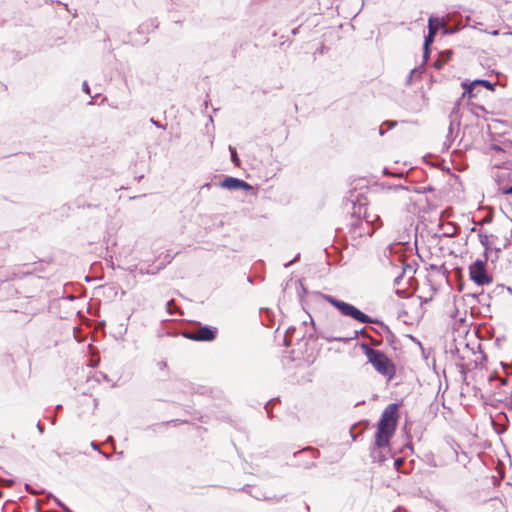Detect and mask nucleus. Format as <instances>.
Wrapping results in <instances>:
<instances>
[{
    "label": "nucleus",
    "instance_id": "nucleus-54",
    "mask_svg": "<svg viewBox=\"0 0 512 512\" xmlns=\"http://www.w3.org/2000/svg\"><path fill=\"white\" fill-rule=\"evenodd\" d=\"M65 512H73L70 508H68V510H66Z\"/></svg>",
    "mask_w": 512,
    "mask_h": 512
},
{
    "label": "nucleus",
    "instance_id": "nucleus-34",
    "mask_svg": "<svg viewBox=\"0 0 512 512\" xmlns=\"http://www.w3.org/2000/svg\"><path fill=\"white\" fill-rule=\"evenodd\" d=\"M490 150L494 151L496 153L504 152V149L500 145H498V144H492L490 146Z\"/></svg>",
    "mask_w": 512,
    "mask_h": 512
},
{
    "label": "nucleus",
    "instance_id": "nucleus-7",
    "mask_svg": "<svg viewBox=\"0 0 512 512\" xmlns=\"http://www.w3.org/2000/svg\"><path fill=\"white\" fill-rule=\"evenodd\" d=\"M401 106L410 113H419L427 106V99L422 91H414L403 96Z\"/></svg>",
    "mask_w": 512,
    "mask_h": 512
},
{
    "label": "nucleus",
    "instance_id": "nucleus-3",
    "mask_svg": "<svg viewBox=\"0 0 512 512\" xmlns=\"http://www.w3.org/2000/svg\"><path fill=\"white\" fill-rule=\"evenodd\" d=\"M399 419V405L391 403L385 407L377 423L375 445L386 448L393 437Z\"/></svg>",
    "mask_w": 512,
    "mask_h": 512
},
{
    "label": "nucleus",
    "instance_id": "nucleus-46",
    "mask_svg": "<svg viewBox=\"0 0 512 512\" xmlns=\"http://www.w3.org/2000/svg\"><path fill=\"white\" fill-rule=\"evenodd\" d=\"M106 459L110 458V455L107 453H104L103 451L100 452Z\"/></svg>",
    "mask_w": 512,
    "mask_h": 512
},
{
    "label": "nucleus",
    "instance_id": "nucleus-47",
    "mask_svg": "<svg viewBox=\"0 0 512 512\" xmlns=\"http://www.w3.org/2000/svg\"><path fill=\"white\" fill-rule=\"evenodd\" d=\"M13 484V480L6 481V486H11Z\"/></svg>",
    "mask_w": 512,
    "mask_h": 512
},
{
    "label": "nucleus",
    "instance_id": "nucleus-48",
    "mask_svg": "<svg viewBox=\"0 0 512 512\" xmlns=\"http://www.w3.org/2000/svg\"><path fill=\"white\" fill-rule=\"evenodd\" d=\"M55 409H56V411L61 410V409H62V405H60V404H59V405H57V406L55 407Z\"/></svg>",
    "mask_w": 512,
    "mask_h": 512
},
{
    "label": "nucleus",
    "instance_id": "nucleus-15",
    "mask_svg": "<svg viewBox=\"0 0 512 512\" xmlns=\"http://www.w3.org/2000/svg\"><path fill=\"white\" fill-rule=\"evenodd\" d=\"M455 126L458 128L459 122H455L454 120H451L449 128H448V133L446 135V139H445V142H444V146H446L447 149L451 146V144L455 140V137L453 135Z\"/></svg>",
    "mask_w": 512,
    "mask_h": 512
},
{
    "label": "nucleus",
    "instance_id": "nucleus-31",
    "mask_svg": "<svg viewBox=\"0 0 512 512\" xmlns=\"http://www.w3.org/2000/svg\"><path fill=\"white\" fill-rule=\"evenodd\" d=\"M407 272H410V273L414 274L415 273V269L410 264H403L402 274H405Z\"/></svg>",
    "mask_w": 512,
    "mask_h": 512
},
{
    "label": "nucleus",
    "instance_id": "nucleus-32",
    "mask_svg": "<svg viewBox=\"0 0 512 512\" xmlns=\"http://www.w3.org/2000/svg\"><path fill=\"white\" fill-rule=\"evenodd\" d=\"M457 367L459 368V371L461 374L465 375L467 370L469 369L466 364L463 362L457 363Z\"/></svg>",
    "mask_w": 512,
    "mask_h": 512
},
{
    "label": "nucleus",
    "instance_id": "nucleus-29",
    "mask_svg": "<svg viewBox=\"0 0 512 512\" xmlns=\"http://www.w3.org/2000/svg\"><path fill=\"white\" fill-rule=\"evenodd\" d=\"M278 400H279L278 398H274V399H271L270 401H268V402L265 404L264 408H265V410H266L267 415H268V417H269V418H272V417H273V415H272V411H271V408H270V405H271V403H272V402H274V401H278Z\"/></svg>",
    "mask_w": 512,
    "mask_h": 512
},
{
    "label": "nucleus",
    "instance_id": "nucleus-23",
    "mask_svg": "<svg viewBox=\"0 0 512 512\" xmlns=\"http://www.w3.org/2000/svg\"><path fill=\"white\" fill-rule=\"evenodd\" d=\"M360 348L362 349L363 353H364V354H365V356L367 357V360H368V359H370V358H371V356H372L373 354H375V353H376V351L378 350V349H373V348H371V347H370L367 343H365V342H362V343L360 344Z\"/></svg>",
    "mask_w": 512,
    "mask_h": 512
},
{
    "label": "nucleus",
    "instance_id": "nucleus-37",
    "mask_svg": "<svg viewBox=\"0 0 512 512\" xmlns=\"http://www.w3.org/2000/svg\"><path fill=\"white\" fill-rule=\"evenodd\" d=\"M150 122L155 125L157 128L166 129L164 125H162L159 121L155 120L154 118L150 119Z\"/></svg>",
    "mask_w": 512,
    "mask_h": 512
},
{
    "label": "nucleus",
    "instance_id": "nucleus-51",
    "mask_svg": "<svg viewBox=\"0 0 512 512\" xmlns=\"http://www.w3.org/2000/svg\"><path fill=\"white\" fill-rule=\"evenodd\" d=\"M492 35H498V31L497 30L493 31Z\"/></svg>",
    "mask_w": 512,
    "mask_h": 512
},
{
    "label": "nucleus",
    "instance_id": "nucleus-14",
    "mask_svg": "<svg viewBox=\"0 0 512 512\" xmlns=\"http://www.w3.org/2000/svg\"><path fill=\"white\" fill-rule=\"evenodd\" d=\"M461 85L464 89L462 97H465V96H468L469 98L477 97L478 92H479L478 86H470V82H467V81L462 82Z\"/></svg>",
    "mask_w": 512,
    "mask_h": 512
},
{
    "label": "nucleus",
    "instance_id": "nucleus-36",
    "mask_svg": "<svg viewBox=\"0 0 512 512\" xmlns=\"http://www.w3.org/2000/svg\"><path fill=\"white\" fill-rule=\"evenodd\" d=\"M25 490L31 495H37L38 492L32 488L30 484H25Z\"/></svg>",
    "mask_w": 512,
    "mask_h": 512
},
{
    "label": "nucleus",
    "instance_id": "nucleus-30",
    "mask_svg": "<svg viewBox=\"0 0 512 512\" xmlns=\"http://www.w3.org/2000/svg\"><path fill=\"white\" fill-rule=\"evenodd\" d=\"M251 496L257 500H268L269 497H267L263 492L257 491L251 494Z\"/></svg>",
    "mask_w": 512,
    "mask_h": 512
},
{
    "label": "nucleus",
    "instance_id": "nucleus-1",
    "mask_svg": "<svg viewBox=\"0 0 512 512\" xmlns=\"http://www.w3.org/2000/svg\"><path fill=\"white\" fill-rule=\"evenodd\" d=\"M366 197L362 193L350 191L349 196L344 199V209L351 213L349 234L355 240L363 236H371L375 228L366 212Z\"/></svg>",
    "mask_w": 512,
    "mask_h": 512
},
{
    "label": "nucleus",
    "instance_id": "nucleus-22",
    "mask_svg": "<svg viewBox=\"0 0 512 512\" xmlns=\"http://www.w3.org/2000/svg\"><path fill=\"white\" fill-rule=\"evenodd\" d=\"M473 354L475 356V359H474L475 367L482 368L483 367L482 362L486 360V355L481 350H479L477 353L473 352Z\"/></svg>",
    "mask_w": 512,
    "mask_h": 512
},
{
    "label": "nucleus",
    "instance_id": "nucleus-56",
    "mask_svg": "<svg viewBox=\"0 0 512 512\" xmlns=\"http://www.w3.org/2000/svg\"><path fill=\"white\" fill-rule=\"evenodd\" d=\"M511 34H512V32H511Z\"/></svg>",
    "mask_w": 512,
    "mask_h": 512
},
{
    "label": "nucleus",
    "instance_id": "nucleus-21",
    "mask_svg": "<svg viewBox=\"0 0 512 512\" xmlns=\"http://www.w3.org/2000/svg\"><path fill=\"white\" fill-rule=\"evenodd\" d=\"M397 125L396 121L387 120L379 127V134L382 136L384 133Z\"/></svg>",
    "mask_w": 512,
    "mask_h": 512
},
{
    "label": "nucleus",
    "instance_id": "nucleus-38",
    "mask_svg": "<svg viewBox=\"0 0 512 512\" xmlns=\"http://www.w3.org/2000/svg\"><path fill=\"white\" fill-rule=\"evenodd\" d=\"M82 90L86 94H90V87L86 81L82 83Z\"/></svg>",
    "mask_w": 512,
    "mask_h": 512
},
{
    "label": "nucleus",
    "instance_id": "nucleus-25",
    "mask_svg": "<svg viewBox=\"0 0 512 512\" xmlns=\"http://www.w3.org/2000/svg\"><path fill=\"white\" fill-rule=\"evenodd\" d=\"M229 151H230V154H231V161L232 163L239 167L240 166V159L238 157V154H237V151L234 147L232 146H229Z\"/></svg>",
    "mask_w": 512,
    "mask_h": 512
},
{
    "label": "nucleus",
    "instance_id": "nucleus-39",
    "mask_svg": "<svg viewBox=\"0 0 512 512\" xmlns=\"http://www.w3.org/2000/svg\"><path fill=\"white\" fill-rule=\"evenodd\" d=\"M300 257V254H297L294 259L284 264L285 268H288L290 265H292L294 262L298 261Z\"/></svg>",
    "mask_w": 512,
    "mask_h": 512
},
{
    "label": "nucleus",
    "instance_id": "nucleus-40",
    "mask_svg": "<svg viewBox=\"0 0 512 512\" xmlns=\"http://www.w3.org/2000/svg\"><path fill=\"white\" fill-rule=\"evenodd\" d=\"M241 490L249 495H251L253 492L251 491V485H245L241 488Z\"/></svg>",
    "mask_w": 512,
    "mask_h": 512
},
{
    "label": "nucleus",
    "instance_id": "nucleus-41",
    "mask_svg": "<svg viewBox=\"0 0 512 512\" xmlns=\"http://www.w3.org/2000/svg\"><path fill=\"white\" fill-rule=\"evenodd\" d=\"M403 275H404V274H402V273H401V274H399L397 277H395V279H394V285H396V286L400 285V282H401V280H402V278H403Z\"/></svg>",
    "mask_w": 512,
    "mask_h": 512
},
{
    "label": "nucleus",
    "instance_id": "nucleus-33",
    "mask_svg": "<svg viewBox=\"0 0 512 512\" xmlns=\"http://www.w3.org/2000/svg\"><path fill=\"white\" fill-rule=\"evenodd\" d=\"M430 46H424L423 45V58H424V61L426 62L428 59H429V55H430V49H429Z\"/></svg>",
    "mask_w": 512,
    "mask_h": 512
},
{
    "label": "nucleus",
    "instance_id": "nucleus-24",
    "mask_svg": "<svg viewBox=\"0 0 512 512\" xmlns=\"http://www.w3.org/2000/svg\"><path fill=\"white\" fill-rule=\"evenodd\" d=\"M296 331L295 327H289L284 336V345L290 346L292 342L293 333Z\"/></svg>",
    "mask_w": 512,
    "mask_h": 512
},
{
    "label": "nucleus",
    "instance_id": "nucleus-16",
    "mask_svg": "<svg viewBox=\"0 0 512 512\" xmlns=\"http://www.w3.org/2000/svg\"><path fill=\"white\" fill-rule=\"evenodd\" d=\"M290 283H293L296 290H297V294L299 296V299L302 300L303 296L307 293V289L306 287L303 285L302 283V280L301 279H297L295 281H293L292 279H290L287 283H286V286L284 289H286Z\"/></svg>",
    "mask_w": 512,
    "mask_h": 512
},
{
    "label": "nucleus",
    "instance_id": "nucleus-5",
    "mask_svg": "<svg viewBox=\"0 0 512 512\" xmlns=\"http://www.w3.org/2000/svg\"><path fill=\"white\" fill-rule=\"evenodd\" d=\"M218 329L209 325H201L197 323L195 327L186 329L182 335L186 339L198 341V342H211L216 339Z\"/></svg>",
    "mask_w": 512,
    "mask_h": 512
},
{
    "label": "nucleus",
    "instance_id": "nucleus-26",
    "mask_svg": "<svg viewBox=\"0 0 512 512\" xmlns=\"http://www.w3.org/2000/svg\"><path fill=\"white\" fill-rule=\"evenodd\" d=\"M177 309V306L175 304V301L173 299L169 300L166 303V311L169 315H173Z\"/></svg>",
    "mask_w": 512,
    "mask_h": 512
},
{
    "label": "nucleus",
    "instance_id": "nucleus-18",
    "mask_svg": "<svg viewBox=\"0 0 512 512\" xmlns=\"http://www.w3.org/2000/svg\"><path fill=\"white\" fill-rule=\"evenodd\" d=\"M382 449L383 448H378L376 445H375V448L372 449L371 457L374 462L383 463L387 459V457L383 453Z\"/></svg>",
    "mask_w": 512,
    "mask_h": 512
},
{
    "label": "nucleus",
    "instance_id": "nucleus-50",
    "mask_svg": "<svg viewBox=\"0 0 512 512\" xmlns=\"http://www.w3.org/2000/svg\"><path fill=\"white\" fill-rule=\"evenodd\" d=\"M154 22H155V21L153 20V21H152V26H153V28H157V26H158V25H157V24H155Z\"/></svg>",
    "mask_w": 512,
    "mask_h": 512
},
{
    "label": "nucleus",
    "instance_id": "nucleus-42",
    "mask_svg": "<svg viewBox=\"0 0 512 512\" xmlns=\"http://www.w3.org/2000/svg\"><path fill=\"white\" fill-rule=\"evenodd\" d=\"M414 72H415V69L411 70V72L408 74V76L406 78V84L407 85H409L411 83V80H412Z\"/></svg>",
    "mask_w": 512,
    "mask_h": 512
},
{
    "label": "nucleus",
    "instance_id": "nucleus-45",
    "mask_svg": "<svg viewBox=\"0 0 512 512\" xmlns=\"http://www.w3.org/2000/svg\"><path fill=\"white\" fill-rule=\"evenodd\" d=\"M488 222H489V219L488 218H484L479 224L483 225V224L488 223Z\"/></svg>",
    "mask_w": 512,
    "mask_h": 512
},
{
    "label": "nucleus",
    "instance_id": "nucleus-9",
    "mask_svg": "<svg viewBox=\"0 0 512 512\" xmlns=\"http://www.w3.org/2000/svg\"><path fill=\"white\" fill-rule=\"evenodd\" d=\"M443 26V21L434 16H430L428 20V34L424 38V46H430L433 41L434 37L440 27Z\"/></svg>",
    "mask_w": 512,
    "mask_h": 512
},
{
    "label": "nucleus",
    "instance_id": "nucleus-11",
    "mask_svg": "<svg viewBox=\"0 0 512 512\" xmlns=\"http://www.w3.org/2000/svg\"><path fill=\"white\" fill-rule=\"evenodd\" d=\"M310 321H311V324L314 326V330L315 332L317 333V338H321L327 342H343V343H348L350 342V339L349 338H344L345 336H333L331 334H328L326 333L325 331H322V330H317L315 328V324H314V321L313 319L310 317Z\"/></svg>",
    "mask_w": 512,
    "mask_h": 512
},
{
    "label": "nucleus",
    "instance_id": "nucleus-27",
    "mask_svg": "<svg viewBox=\"0 0 512 512\" xmlns=\"http://www.w3.org/2000/svg\"><path fill=\"white\" fill-rule=\"evenodd\" d=\"M48 496L50 498H52L54 500V502L56 503V505L61 508L64 512L66 510H68V506H66L60 499H58L56 496H54L53 494L49 493Z\"/></svg>",
    "mask_w": 512,
    "mask_h": 512
},
{
    "label": "nucleus",
    "instance_id": "nucleus-6",
    "mask_svg": "<svg viewBox=\"0 0 512 512\" xmlns=\"http://www.w3.org/2000/svg\"><path fill=\"white\" fill-rule=\"evenodd\" d=\"M488 257L477 259L469 266V277L478 286H484L492 283L493 277L486 270Z\"/></svg>",
    "mask_w": 512,
    "mask_h": 512
},
{
    "label": "nucleus",
    "instance_id": "nucleus-20",
    "mask_svg": "<svg viewBox=\"0 0 512 512\" xmlns=\"http://www.w3.org/2000/svg\"><path fill=\"white\" fill-rule=\"evenodd\" d=\"M452 52L449 50L443 51L439 54V59L435 61V67L440 68L444 65L451 57Z\"/></svg>",
    "mask_w": 512,
    "mask_h": 512
},
{
    "label": "nucleus",
    "instance_id": "nucleus-8",
    "mask_svg": "<svg viewBox=\"0 0 512 512\" xmlns=\"http://www.w3.org/2000/svg\"><path fill=\"white\" fill-rule=\"evenodd\" d=\"M220 187L221 188H225V189H228V190H239V189H243V190H250L252 187L249 183L245 182L244 180L242 179H239V178H235V177H231V176H228L226 178H224L221 182H220Z\"/></svg>",
    "mask_w": 512,
    "mask_h": 512
},
{
    "label": "nucleus",
    "instance_id": "nucleus-35",
    "mask_svg": "<svg viewBox=\"0 0 512 512\" xmlns=\"http://www.w3.org/2000/svg\"><path fill=\"white\" fill-rule=\"evenodd\" d=\"M502 193L505 195H512V185L508 187H501L500 188Z\"/></svg>",
    "mask_w": 512,
    "mask_h": 512
},
{
    "label": "nucleus",
    "instance_id": "nucleus-52",
    "mask_svg": "<svg viewBox=\"0 0 512 512\" xmlns=\"http://www.w3.org/2000/svg\"><path fill=\"white\" fill-rule=\"evenodd\" d=\"M166 366V363L165 362H162L161 363V367H165Z\"/></svg>",
    "mask_w": 512,
    "mask_h": 512
},
{
    "label": "nucleus",
    "instance_id": "nucleus-28",
    "mask_svg": "<svg viewBox=\"0 0 512 512\" xmlns=\"http://www.w3.org/2000/svg\"><path fill=\"white\" fill-rule=\"evenodd\" d=\"M383 337L386 339L387 343L390 345H392L396 339V336L391 331V329H389V332H386Z\"/></svg>",
    "mask_w": 512,
    "mask_h": 512
},
{
    "label": "nucleus",
    "instance_id": "nucleus-10",
    "mask_svg": "<svg viewBox=\"0 0 512 512\" xmlns=\"http://www.w3.org/2000/svg\"><path fill=\"white\" fill-rule=\"evenodd\" d=\"M382 188L386 190L388 196L391 194H397L400 198H406L409 193L408 187L401 184L385 185L383 183Z\"/></svg>",
    "mask_w": 512,
    "mask_h": 512
},
{
    "label": "nucleus",
    "instance_id": "nucleus-43",
    "mask_svg": "<svg viewBox=\"0 0 512 512\" xmlns=\"http://www.w3.org/2000/svg\"><path fill=\"white\" fill-rule=\"evenodd\" d=\"M90 445H91V447H92L94 450H97L98 452H101V450H100V448H99V445H98L96 442L92 441Z\"/></svg>",
    "mask_w": 512,
    "mask_h": 512
},
{
    "label": "nucleus",
    "instance_id": "nucleus-19",
    "mask_svg": "<svg viewBox=\"0 0 512 512\" xmlns=\"http://www.w3.org/2000/svg\"><path fill=\"white\" fill-rule=\"evenodd\" d=\"M470 86L485 87L487 90L493 91L495 89V83H492L485 79H476L470 82Z\"/></svg>",
    "mask_w": 512,
    "mask_h": 512
},
{
    "label": "nucleus",
    "instance_id": "nucleus-55",
    "mask_svg": "<svg viewBox=\"0 0 512 512\" xmlns=\"http://www.w3.org/2000/svg\"><path fill=\"white\" fill-rule=\"evenodd\" d=\"M510 404H511V408H512V395H511V401H510Z\"/></svg>",
    "mask_w": 512,
    "mask_h": 512
},
{
    "label": "nucleus",
    "instance_id": "nucleus-53",
    "mask_svg": "<svg viewBox=\"0 0 512 512\" xmlns=\"http://www.w3.org/2000/svg\"><path fill=\"white\" fill-rule=\"evenodd\" d=\"M395 465H397L398 463H400V460H395Z\"/></svg>",
    "mask_w": 512,
    "mask_h": 512
},
{
    "label": "nucleus",
    "instance_id": "nucleus-17",
    "mask_svg": "<svg viewBox=\"0 0 512 512\" xmlns=\"http://www.w3.org/2000/svg\"><path fill=\"white\" fill-rule=\"evenodd\" d=\"M478 237L481 245L484 247V258L488 257V252L491 249L489 236L485 234L482 230H479Z\"/></svg>",
    "mask_w": 512,
    "mask_h": 512
},
{
    "label": "nucleus",
    "instance_id": "nucleus-12",
    "mask_svg": "<svg viewBox=\"0 0 512 512\" xmlns=\"http://www.w3.org/2000/svg\"><path fill=\"white\" fill-rule=\"evenodd\" d=\"M500 172L496 175L499 182L505 179L512 180V161L504 162L502 166H498Z\"/></svg>",
    "mask_w": 512,
    "mask_h": 512
},
{
    "label": "nucleus",
    "instance_id": "nucleus-4",
    "mask_svg": "<svg viewBox=\"0 0 512 512\" xmlns=\"http://www.w3.org/2000/svg\"><path fill=\"white\" fill-rule=\"evenodd\" d=\"M373 368L382 376L391 380L396 374V367L393 361L381 350H377L375 354L368 359Z\"/></svg>",
    "mask_w": 512,
    "mask_h": 512
},
{
    "label": "nucleus",
    "instance_id": "nucleus-44",
    "mask_svg": "<svg viewBox=\"0 0 512 512\" xmlns=\"http://www.w3.org/2000/svg\"><path fill=\"white\" fill-rule=\"evenodd\" d=\"M37 429L42 434L44 432L43 426L40 424V422L37 423Z\"/></svg>",
    "mask_w": 512,
    "mask_h": 512
},
{
    "label": "nucleus",
    "instance_id": "nucleus-13",
    "mask_svg": "<svg viewBox=\"0 0 512 512\" xmlns=\"http://www.w3.org/2000/svg\"><path fill=\"white\" fill-rule=\"evenodd\" d=\"M359 336L370 339L374 346H379L381 344V341L374 340L370 335L366 333L365 327L361 328L360 330H354L350 336H345L344 338H349L351 342L356 340Z\"/></svg>",
    "mask_w": 512,
    "mask_h": 512
},
{
    "label": "nucleus",
    "instance_id": "nucleus-2",
    "mask_svg": "<svg viewBox=\"0 0 512 512\" xmlns=\"http://www.w3.org/2000/svg\"><path fill=\"white\" fill-rule=\"evenodd\" d=\"M319 295L329 304L334 306L342 316L349 317L363 324H375L376 326L371 327V330L374 331L376 334L384 336L386 332H389V326L386 325L383 321L377 318H372L371 316L367 315L353 304L339 300L329 294L319 293Z\"/></svg>",
    "mask_w": 512,
    "mask_h": 512
},
{
    "label": "nucleus",
    "instance_id": "nucleus-49",
    "mask_svg": "<svg viewBox=\"0 0 512 512\" xmlns=\"http://www.w3.org/2000/svg\"><path fill=\"white\" fill-rule=\"evenodd\" d=\"M107 442H113V437H112V436H109V437L107 438Z\"/></svg>",
    "mask_w": 512,
    "mask_h": 512
}]
</instances>
